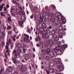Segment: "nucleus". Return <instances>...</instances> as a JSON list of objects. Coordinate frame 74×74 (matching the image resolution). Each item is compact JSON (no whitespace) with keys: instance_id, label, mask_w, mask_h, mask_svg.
I'll use <instances>...</instances> for the list:
<instances>
[{"instance_id":"nucleus-7","label":"nucleus","mask_w":74,"mask_h":74,"mask_svg":"<svg viewBox=\"0 0 74 74\" xmlns=\"http://www.w3.org/2000/svg\"><path fill=\"white\" fill-rule=\"evenodd\" d=\"M21 21H18V23L19 25H23L24 22L26 20V17L24 16H22L21 17Z\"/></svg>"},{"instance_id":"nucleus-38","label":"nucleus","mask_w":74,"mask_h":74,"mask_svg":"<svg viewBox=\"0 0 74 74\" xmlns=\"http://www.w3.org/2000/svg\"><path fill=\"white\" fill-rule=\"evenodd\" d=\"M54 73H55V74H57L58 73V71H57V70L56 69H55L54 70Z\"/></svg>"},{"instance_id":"nucleus-47","label":"nucleus","mask_w":74,"mask_h":74,"mask_svg":"<svg viewBox=\"0 0 74 74\" xmlns=\"http://www.w3.org/2000/svg\"><path fill=\"white\" fill-rule=\"evenodd\" d=\"M8 19L10 22H11V18H10V17L8 18Z\"/></svg>"},{"instance_id":"nucleus-49","label":"nucleus","mask_w":74,"mask_h":74,"mask_svg":"<svg viewBox=\"0 0 74 74\" xmlns=\"http://www.w3.org/2000/svg\"><path fill=\"white\" fill-rule=\"evenodd\" d=\"M51 22H55V18H51Z\"/></svg>"},{"instance_id":"nucleus-37","label":"nucleus","mask_w":74,"mask_h":74,"mask_svg":"<svg viewBox=\"0 0 74 74\" xmlns=\"http://www.w3.org/2000/svg\"><path fill=\"white\" fill-rule=\"evenodd\" d=\"M12 28V27H11V26L10 25H9L7 27V29L8 30H10Z\"/></svg>"},{"instance_id":"nucleus-57","label":"nucleus","mask_w":74,"mask_h":74,"mask_svg":"<svg viewBox=\"0 0 74 74\" xmlns=\"http://www.w3.org/2000/svg\"><path fill=\"white\" fill-rule=\"evenodd\" d=\"M45 70L46 71V73H47V74H49V72L48 71L47 69H45Z\"/></svg>"},{"instance_id":"nucleus-10","label":"nucleus","mask_w":74,"mask_h":74,"mask_svg":"<svg viewBox=\"0 0 74 74\" xmlns=\"http://www.w3.org/2000/svg\"><path fill=\"white\" fill-rule=\"evenodd\" d=\"M61 19L62 21L63 24H65L66 23V20L65 19V18L62 15L61 16Z\"/></svg>"},{"instance_id":"nucleus-31","label":"nucleus","mask_w":74,"mask_h":74,"mask_svg":"<svg viewBox=\"0 0 74 74\" xmlns=\"http://www.w3.org/2000/svg\"><path fill=\"white\" fill-rule=\"evenodd\" d=\"M44 36L46 38H48L49 37V36H48V34L45 33Z\"/></svg>"},{"instance_id":"nucleus-45","label":"nucleus","mask_w":74,"mask_h":74,"mask_svg":"<svg viewBox=\"0 0 74 74\" xmlns=\"http://www.w3.org/2000/svg\"><path fill=\"white\" fill-rule=\"evenodd\" d=\"M51 32L52 34H55V30H52L51 31Z\"/></svg>"},{"instance_id":"nucleus-33","label":"nucleus","mask_w":74,"mask_h":74,"mask_svg":"<svg viewBox=\"0 0 74 74\" xmlns=\"http://www.w3.org/2000/svg\"><path fill=\"white\" fill-rule=\"evenodd\" d=\"M54 30L56 32V33H59V31H58V28L57 27H56L54 29Z\"/></svg>"},{"instance_id":"nucleus-3","label":"nucleus","mask_w":74,"mask_h":74,"mask_svg":"<svg viewBox=\"0 0 74 74\" xmlns=\"http://www.w3.org/2000/svg\"><path fill=\"white\" fill-rule=\"evenodd\" d=\"M58 61H59L58 60H56V61L55 62V63H56V67L58 68V71H59V72H60L61 71H62V70H63V67L62 66V63H61V62L59 61V62H58Z\"/></svg>"},{"instance_id":"nucleus-28","label":"nucleus","mask_w":74,"mask_h":74,"mask_svg":"<svg viewBox=\"0 0 74 74\" xmlns=\"http://www.w3.org/2000/svg\"><path fill=\"white\" fill-rule=\"evenodd\" d=\"M19 10L18 9H16V15L19 14Z\"/></svg>"},{"instance_id":"nucleus-26","label":"nucleus","mask_w":74,"mask_h":74,"mask_svg":"<svg viewBox=\"0 0 74 74\" xmlns=\"http://www.w3.org/2000/svg\"><path fill=\"white\" fill-rule=\"evenodd\" d=\"M12 2L13 4H16V5H19V3H17L16 2V1L14 0L12 1Z\"/></svg>"},{"instance_id":"nucleus-9","label":"nucleus","mask_w":74,"mask_h":74,"mask_svg":"<svg viewBox=\"0 0 74 74\" xmlns=\"http://www.w3.org/2000/svg\"><path fill=\"white\" fill-rule=\"evenodd\" d=\"M61 13L60 12L57 13L55 14V15L56 17L55 18V19L57 21H59V18H60V16H61Z\"/></svg>"},{"instance_id":"nucleus-17","label":"nucleus","mask_w":74,"mask_h":74,"mask_svg":"<svg viewBox=\"0 0 74 74\" xmlns=\"http://www.w3.org/2000/svg\"><path fill=\"white\" fill-rule=\"evenodd\" d=\"M38 36L39 37H38V38H42V34H41V32H38Z\"/></svg>"},{"instance_id":"nucleus-56","label":"nucleus","mask_w":74,"mask_h":74,"mask_svg":"<svg viewBox=\"0 0 74 74\" xmlns=\"http://www.w3.org/2000/svg\"><path fill=\"white\" fill-rule=\"evenodd\" d=\"M19 9L21 11H22L23 10V8H22L21 6H19Z\"/></svg>"},{"instance_id":"nucleus-24","label":"nucleus","mask_w":74,"mask_h":74,"mask_svg":"<svg viewBox=\"0 0 74 74\" xmlns=\"http://www.w3.org/2000/svg\"><path fill=\"white\" fill-rule=\"evenodd\" d=\"M44 22H42V27H43V28H46L47 27V25L45 23H43Z\"/></svg>"},{"instance_id":"nucleus-59","label":"nucleus","mask_w":74,"mask_h":74,"mask_svg":"<svg viewBox=\"0 0 74 74\" xmlns=\"http://www.w3.org/2000/svg\"><path fill=\"white\" fill-rule=\"evenodd\" d=\"M2 47H3V46H4V45H5V43H4V42H2Z\"/></svg>"},{"instance_id":"nucleus-2","label":"nucleus","mask_w":74,"mask_h":74,"mask_svg":"<svg viewBox=\"0 0 74 74\" xmlns=\"http://www.w3.org/2000/svg\"><path fill=\"white\" fill-rule=\"evenodd\" d=\"M46 52L48 55H49V56L51 57V58H52L53 56L55 57L57 56L58 55V54H57V53L55 51L51 52L50 49H47Z\"/></svg>"},{"instance_id":"nucleus-48","label":"nucleus","mask_w":74,"mask_h":74,"mask_svg":"<svg viewBox=\"0 0 74 74\" xmlns=\"http://www.w3.org/2000/svg\"><path fill=\"white\" fill-rule=\"evenodd\" d=\"M62 24L61 23H59L58 24V26L59 27V26H62Z\"/></svg>"},{"instance_id":"nucleus-15","label":"nucleus","mask_w":74,"mask_h":74,"mask_svg":"<svg viewBox=\"0 0 74 74\" xmlns=\"http://www.w3.org/2000/svg\"><path fill=\"white\" fill-rule=\"evenodd\" d=\"M39 30L40 31H39V32H41H41L42 33H44V32H45V31L46 30H47V28H40V29H39Z\"/></svg>"},{"instance_id":"nucleus-27","label":"nucleus","mask_w":74,"mask_h":74,"mask_svg":"<svg viewBox=\"0 0 74 74\" xmlns=\"http://www.w3.org/2000/svg\"><path fill=\"white\" fill-rule=\"evenodd\" d=\"M58 37L60 38H63V36H62V34H61V33H59L58 35Z\"/></svg>"},{"instance_id":"nucleus-36","label":"nucleus","mask_w":74,"mask_h":74,"mask_svg":"<svg viewBox=\"0 0 74 74\" xmlns=\"http://www.w3.org/2000/svg\"><path fill=\"white\" fill-rule=\"evenodd\" d=\"M51 7L53 8V10H55V8H56L55 6V5H51Z\"/></svg>"},{"instance_id":"nucleus-50","label":"nucleus","mask_w":74,"mask_h":74,"mask_svg":"<svg viewBox=\"0 0 74 74\" xmlns=\"http://www.w3.org/2000/svg\"><path fill=\"white\" fill-rule=\"evenodd\" d=\"M24 36H25V37H27V38H29V36L26 34H24Z\"/></svg>"},{"instance_id":"nucleus-30","label":"nucleus","mask_w":74,"mask_h":74,"mask_svg":"<svg viewBox=\"0 0 74 74\" xmlns=\"http://www.w3.org/2000/svg\"><path fill=\"white\" fill-rule=\"evenodd\" d=\"M19 14L20 15H24L25 14V12L21 10Z\"/></svg>"},{"instance_id":"nucleus-18","label":"nucleus","mask_w":74,"mask_h":74,"mask_svg":"<svg viewBox=\"0 0 74 74\" xmlns=\"http://www.w3.org/2000/svg\"><path fill=\"white\" fill-rule=\"evenodd\" d=\"M24 57L25 60H27V59H29L30 58V56L29 55V54L25 55Z\"/></svg>"},{"instance_id":"nucleus-63","label":"nucleus","mask_w":74,"mask_h":74,"mask_svg":"<svg viewBox=\"0 0 74 74\" xmlns=\"http://www.w3.org/2000/svg\"><path fill=\"white\" fill-rule=\"evenodd\" d=\"M53 25L56 26V25H57V23H56L55 22H53Z\"/></svg>"},{"instance_id":"nucleus-40","label":"nucleus","mask_w":74,"mask_h":74,"mask_svg":"<svg viewBox=\"0 0 74 74\" xmlns=\"http://www.w3.org/2000/svg\"><path fill=\"white\" fill-rule=\"evenodd\" d=\"M62 28H63V27L62 26H59V29L60 30H61V31H62Z\"/></svg>"},{"instance_id":"nucleus-54","label":"nucleus","mask_w":74,"mask_h":74,"mask_svg":"<svg viewBox=\"0 0 74 74\" xmlns=\"http://www.w3.org/2000/svg\"><path fill=\"white\" fill-rule=\"evenodd\" d=\"M21 44H23V45H24V41L23 40H21Z\"/></svg>"},{"instance_id":"nucleus-13","label":"nucleus","mask_w":74,"mask_h":74,"mask_svg":"<svg viewBox=\"0 0 74 74\" xmlns=\"http://www.w3.org/2000/svg\"><path fill=\"white\" fill-rule=\"evenodd\" d=\"M47 16H49L48 18L49 19H51V18L52 17H54V16H53V14L52 13H50L47 14Z\"/></svg>"},{"instance_id":"nucleus-62","label":"nucleus","mask_w":74,"mask_h":74,"mask_svg":"<svg viewBox=\"0 0 74 74\" xmlns=\"http://www.w3.org/2000/svg\"><path fill=\"white\" fill-rule=\"evenodd\" d=\"M13 62L14 63H15L16 62H17V60L16 59L14 60H13Z\"/></svg>"},{"instance_id":"nucleus-21","label":"nucleus","mask_w":74,"mask_h":74,"mask_svg":"<svg viewBox=\"0 0 74 74\" xmlns=\"http://www.w3.org/2000/svg\"><path fill=\"white\" fill-rule=\"evenodd\" d=\"M16 46L17 48H22V45L19 43H18L16 44Z\"/></svg>"},{"instance_id":"nucleus-41","label":"nucleus","mask_w":74,"mask_h":74,"mask_svg":"<svg viewBox=\"0 0 74 74\" xmlns=\"http://www.w3.org/2000/svg\"><path fill=\"white\" fill-rule=\"evenodd\" d=\"M3 8V6L1 5L0 6V12L2 11Z\"/></svg>"},{"instance_id":"nucleus-46","label":"nucleus","mask_w":74,"mask_h":74,"mask_svg":"<svg viewBox=\"0 0 74 74\" xmlns=\"http://www.w3.org/2000/svg\"><path fill=\"white\" fill-rule=\"evenodd\" d=\"M45 65H47L48 64V62L47 61H45L44 62Z\"/></svg>"},{"instance_id":"nucleus-5","label":"nucleus","mask_w":74,"mask_h":74,"mask_svg":"<svg viewBox=\"0 0 74 74\" xmlns=\"http://www.w3.org/2000/svg\"><path fill=\"white\" fill-rule=\"evenodd\" d=\"M45 16H43L42 13H41L40 15V19L41 23H40L38 25L40 28H42V23L44 22L43 20H44L45 21Z\"/></svg>"},{"instance_id":"nucleus-25","label":"nucleus","mask_w":74,"mask_h":74,"mask_svg":"<svg viewBox=\"0 0 74 74\" xmlns=\"http://www.w3.org/2000/svg\"><path fill=\"white\" fill-rule=\"evenodd\" d=\"M48 38L49 40H52L53 38V36L52 35H50L49 36Z\"/></svg>"},{"instance_id":"nucleus-64","label":"nucleus","mask_w":74,"mask_h":74,"mask_svg":"<svg viewBox=\"0 0 74 74\" xmlns=\"http://www.w3.org/2000/svg\"><path fill=\"white\" fill-rule=\"evenodd\" d=\"M6 45L7 46H9V45H10V44H9V42H6Z\"/></svg>"},{"instance_id":"nucleus-55","label":"nucleus","mask_w":74,"mask_h":74,"mask_svg":"<svg viewBox=\"0 0 74 74\" xmlns=\"http://www.w3.org/2000/svg\"><path fill=\"white\" fill-rule=\"evenodd\" d=\"M12 60H15L16 59V58H15V57H12Z\"/></svg>"},{"instance_id":"nucleus-35","label":"nucleus","mask_w":74,"mask_h":74,"mask_svg":"<svg viewBox=\"0 0 74 74\" xmlns=\"http://www.w3.org/2000/svg\"><path fill=\"white\" fill-rule=\"evenodd\" d=\"M57 45H61L62 44V42L60 41H58L57 42Z\"/></svg>"},{"instance_id":"nucleus-60","label":"nucleus","mask_w":74,"mask_h":74,"mask_svg":"<svg viewBox=\"0 0 74 74\" xmlns=\"http://www.w3.org/2000/svg\"><path fill=\"white\" fill-rule=\"evenodd\" d=\"M13 53H16V51L15 50H14L13 51Z\"/></svg>"},{"instance_id":"nucleus-14","label":"nucleus","mask_w":74,"mask_h":74,"mask_svg":"<svg viewBox=\"0 0 74 74\" xmlns=\"http://www.w3.org/2000/svg\"><path fill=\"white\" fill-rule=\"evenodd\" d=\"M67 45L66 44H65L64 45H63L60 46V47L62 49L63 51V50H65L66 48H67Z\"/></svg>"},{"instance_id":"nucleus-52","label":"nucleus","mask_w":74,"mask_h":74,"mask_svg":"<svg viewBox=\"0 0 74 74\" xmlns=\"http://www.w3.org/2000/svg\"><path fill=\"white\" fill-rule=\"evenodd\" d=\"M66 30V28H63L62 27L61 31H65Z\"/></svg>"},{"instance_id":"nucleus-58","label":"nucleus","mask_w":74,"mask_h":74,"mask_svg":"<svg viewBox=\"0 0 74 74\" xmlns=\"http://www.w3.org/2000/svg\"><path fill=\"white\" fill-rule=\"evenodd\" d=\"M0 14L2 16H3L5 17V15H4V14L3 13V12H1Z\"/></svg>"},{"instance_id":"nucleus-16","label":"nucleus","mask_w":74,"mask_h":74,"mask_svg":"<svg viewBox=\"0 0 74 74\" xmlns=\"http://www.w3.org/2000/svg\"><path fill=\"white\" fill-rule=\"evenodd\" d=\"M24 40L27 43H28V44H29V43L30 42V40H29V39L26 37H25L24 38Z\"/></svg>"},{"instance_id":"nucleus-39","label":"nucleus","mask_w":74,"mask_h":74,"mask_svg":"<svg viewBox=\"0 0 74 74\" xmlns=\"http://www.w3.org/2000/svg\"><path fill=\"white\" fill-rule=\"evenodd\" d=\"M50 32H51V31H50V30L48 29L46 31V33L47 34H49V33H50Z\"/></svg>"},{"instance_id":"nucleus-43","label":"nucleus","mask_w":74,"mask_h":74,"mask_svg":"<svg viewBox=\"0 0 74 74\" xmlns=\"http://www.w3.org/2000/svg\"><path fill=\"white\" fill-rule=\"evenodd\" d=\"M11 15L12 16H15V12H12L11 13Z\"/></svg>"},{"instance_id":"nucleus-12","label":"nucleus","mask_w":74,"mask_h":74,"mask_svg":"<svg viewBox=\"0 0 74 74\" xmlns=\"http://www.w3.org/2000/svg\"><path fill=\"white\" fill-rule=\"evenodd\" d=\"M12 70V67L11 66H8V68L6 70V71L7 73H11Z\"/></svg>"},{"instance_id":"nucleus-6","label":"nucleus","mask_w":74,"mask_h":74,"mask_svg":"<svg viewBox=\"0 0 74 74\" xmlns=\"http://www.w3.org/2000/svg\"><path fill=\"white\" fill-rule=\"evenodd\" d=\"M55 49L58 51V53H56L57 55H58H58H62L63 53H62V52H63V50L61 49L60 46H58L56 47Z\"/></svg>"},{"instance_id":"nucleus-29","label":"nucleus","mask_w":74,"mask_h":74,"mask_svg":"<svg viewBox=\"0 0 74 74\" xmlns=\"http://www.w3.org/2000/svg\"><path fill=\"white\" fill-rule=\"evenodd\" d=\"M44 45L45 46V47H46V48H48V47H49L48 43V42H45Z\"/></svg>"},{"instance_id":"nucleus-19","label":"nucleus","mask_w":74,"mask_h":74,"mask_svg":"<svg viewBox=\"0 0 74 74\" xmlns=\"http://www.w3.org/2000/svg\"><path fill=\"white\" fill-rule=\"evenodd\" d=\"M49 72L50 73H54V69L51 68L49 70Z\"/></svg>"},{"instance_id":"nucleus-11","label":"nucleus","mask_w":74,"mask_h":74,"mask_svg":"<svg viewBox=\"0 0 74 74\" xmlns=\"http://www.w3.org/2000/svg\"><path fill=\"white\" fill-rule=\"evenodd\" d=\"M30 7L31 10H32L33 11H37V10L38 9V7L36 6H34L32 5H30Z\"/></svg>"},{"instance_id":"nucleus-61","label":"nucleus","mask_w":74,"mask_h":74,"mask_svg":"<svg viewBox=\"0 0 74 74\" xmlns=\"http://www.w3.org/2000/svg\"><path fill=\"white\" fill-rule=\"evenodd\" d=\"M46 12H49V9H47L46 10Z\"/></svg>"},{"instance_id":"nucleus-20","label":"nucleus","mask_w":74,"mask_h":74,"mask_svg":"<svg viewBox=\"0 0 74 74\" xmlns=\"http://www.w3.org/2000/svg\"><path fill=\"white\" fill-rule=\"evenodd\" d=\"M15 57L16 58H19V56H21L20 55V54L19 53H16L14 54Z\"/></svg>"},{"instance_id":"nucleus-34","label":"nucleus","mask_w":74,"mask_h":74,"mask_svg":"<svg viewBox=\"0 0 74 74\" xmlns=\"http://www.w3.org/2000/svg\"><path fill=\"white\" fill-rule=\"evenodd\" d=\"M45 59L46 60L48 61V60H49V56H47L45 57Z\"/></svg>"},{"instance_id":"nucleus-51","label":"nucleus","mask_w":74,"mask_h":74,"mask_svg":"<svg viewBox=\"0 0 74 74\" xmlns=\"http://www.w3.org/2000/svg\"><path fill=\"white\" fill-rule=\"evenodd\" d=\"M23 51L24 53H25L26 52V49L25 48H23Z\"/></svg>"},{"instance_id":"nucleus-4","label":"nucleus","mask_w":74,"mask_h":74,"mask_svg":"<svg viewBox=\"0 0 74 74\" xmlns=\"http://www.w3.org/2000/svg\"><path fill=\"white\" fill-rule=\"evenodd\" d=\"M6 29V27L3 25H1L0 27V35L3 37H4V31Z\"/></svg>"},{"instance_id":"nucleus-42","label":"nucleus","mask_w":74,"mask_h":74,"mask_svg":"<svg viewBox=\"0 0 74 74\" xmlns=\"http://www.w3.org/2000/svg\"><path fill=\"white\" fill-rule=\"evenodd\" d=\"M62 35L63 36H66V32H62Z\"/></svg>"},{"instance_id":"nucleus-1","label":"nucleus","mask_w":74,"mask_h":74,"mask_svg":"<svg viewBox=\"0 0 74 74\" xmlns=\"http://www.w3.org/2000/svg\"><path fill=\"white\" fill-rule=\"evenodd\" d=\"M59 40V38L56 35L54 36V40H49L48 41V43L50 46H52L53 44H55L57 43V41Z\"/></svg>"},{"instance_id":"nucleus-53","label":"nucleus","mask_w":74,"mask_h":74,"mask_svg":"<svg viewBox=\"0 0 74 74\" xmlns=\"http://www.w3.org/2000/svg\"><path fill=\"white\" fill-rule=\"evenodd\" d=\"M17 51L18 52H21L22 51V50H21V49H18Z\"/></svg>"},{"instance_id":"nucleus-23","label":"nucleus","mask_w":74,"mask_h":74,"mask_svg":"<svg viewBox=\"0 0 74 74\" xmlns=\"http://www.w3.org/2000/svg\"><path fill=\"white\" fill-rule=\"evenodd\" d=\"M44 44L42 42H40L39 44V47L40 48H43V45Z\"/></svg>"},{"instance_id":"nucleus-32","label":"nucleus","mask_w":74,"mask_h":74,"mask_svg":"<svg viewBox=\"0 0 74 74\" xmlns=\"http://www.w3.org/2000/svg\"><path fill=\"white\" fill-rule=\"evenodd\" d=\"M21 63L19 61H18L16 64L17 66H20L21 65Z\"/></svg>"},{"instance_id":"nucleus-44","label":"nucleus","mask_w":74,"mask_h":74,"mask_svg":"<svg viewBox=\"0 0 74 74\" xmlns=\"http://www.w3.org/2000/svg\"><path fill=\"white\" fill-rule=\"evenodd\" d=\"M41 28L38 26V25L36 26V29L37 30H40V29Z\"/></svg>"},{"instance_id":"nucleus-8","label":"nucleus","mask_w":74,"mask_h":74,"mask_svg":"<svg viewBox=\"0 0 74 74\" xmlns=\"http://www.w3.org/2000/svg\"><path fill=\"white\" fill-rule=\"evenodd\" d=\"M57 60H58V61H57L58 62H60V60L59 59H56L55 62L52 60H50L51 66H54V64H55V65L56 66V64L55 63V62Z\"/></svg>"},{"instance_id":"nucleus-22","label":"nucleus","mask_w":74,"mask_h":74,"mask_svg":"<svg viewBox=\"0 0 74 74\" xmlns=\"http://www.w3.org/2000/svg\"><path fill=\"white\" fill-rule=\"evenodd\" d=\"M21 70H22L21 71L23 73V72H25V71H26V68H24V67H22L21 68Z\"/></svg>"}]
</instances>
